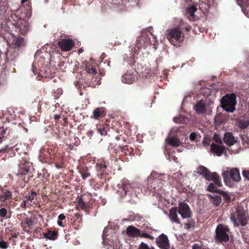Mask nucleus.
<instances>
[{
  "mask_svg": "<svg viewBox=\"0 0 249 249\" xmlns=\"http://www.w3.org/2000/svg\"><path fill=\"white\" fill-rule=\"evenodd\" d=\"M89 176H90V174L89 173H86V174H82V177L83 179H85L86 178H87Z\"/></svg>",
  "mask_w": 249,
  "mask_h": 249,
  "instance_id": "nucleus-43",
  "label": "nucleus"
},
{
  "mask_svg": "<svg viewBox=\"0 0 249 249\" xmlns=\"http://www.w3.org/2000/svg\"><path fill=\"white\" fill-rule=\"evenodd\" d=\"M57 224L59 226H61V227H63V225L62 224V222H61V220H58L57 222Z\"/></svg>",
  "mask_w": 249,
  "mask_h": 249,
  "instance_id": "nucleus-47",
  "label": "nucleus"
},
{
  "mask_svg": "<svg viewBox=\"0 0 249 249\" xmlns=\"http://www.w3.org/2000/svg\"><path fill=\"white\" fill-rule=\"evenodd\" d=\"M222 175L225 184L229 186L233 185V181L237 182L241 179L239 171L236 168H233L230 171H225Z\"/></svg>",
  "mask_w": 249,
  "mask_h": 249,
  "instance_id": "nucleus-1",
  "label": "nucleus"
},
{
  "mask_svg": "<svg viewBox=\"0 0 249 249\" xmlns=\"http://www.w3.org/2000/svg\"><path fill=\"white\" fill-rule=\"evenodd\" d=\"M8 247V244L4 241H0V248L1 249H6Z\"/></svg>",
  "mask_w": 249,
  "mask_h": 249,
  "instance_id": "nucleus-35",
  "label": "nucleus"
},
{
  "mask_svg": "<svg viewBox=\"0 0 249 249\" xmlns=\"http://www.w3.org/2000/svg\"><path fill=\"white\" fill-rule=\"evenodd\" d=\"M168 143L173 147H178L182 143L181 141L175 136L169 137L168 139Z\"/></svg>",
  "mask_w": 249,
  "mask_h": 249,
  "instance_id": "nucleus-17",
  "label": "nucleus"
},
{
  "mask_svg": "<svg viewBox=\"0 0 249 249\" xmlns=\"http://www.w3.org/2000/svg\"><path fill=\"white\" fill-rule=\"evenodd\" d=\"M93 118L95 119L99 117H103L106 115L104 109L103 108H97L93 111Z\"/></svg>",
  "mask_w": 249,
  "mask_h": 249,
  "instance_id": "nucleus-19",
  "label": "nucleus"
},
{
  "mask_svg": "<svg viewBox=\"0 0 249 249\" xmlns=\"http://www.w3.org/2000/svg\"><path fill=\"white\" fill-rule=\"evenodd\" d=\"M140 237L147 238L152 240L154 239V237L153 236L147 233H141Z\"/></svg>",
  "mask_w": 249,
  "mask_h": 249,
  "instance_id": "nucleus-36",
  "label": "nucleus"
},
{
  "mask_svg": "<svg viewBox=\"0 0 249 249\" xmlns=\"http://www.w3.org/2000/svg\"><path fill=\"white\" fill-rule=\"evenodd\" d=\"M44 236L48 239L54 240L56 238L57 233L55 231H49L44 233Z\"/></svg>",
  "mask_w": 249,
  "mask_h": 249,
  "instance_id": "nucleus-25",
  "label": "nucleus"
},
{
  "mask_svg": "<svg viewBox=\"0 0 249 249\" xmlns=\"http://www.w3.org/2000/svg\"><path fill=\"white\" fill-rule=\"evenodd\" d=\"M236 215L237 221L235 219V216L231 214L230 219L233 222L235 227H237L239 224L242 226H245L247 222V219L244 213L236 211Z\"/></svg>",
  "mask_w": 249,
  "mask_h": 249,
  "instance_id": "nucleus-5",
  "label": "nucleus"
},
{
  "mask_svg": "<svg viewBox=\"0 0 249 249\" xmlns=\"http://www.w3.org/2000/svg\"><path fill=\"white\" fill-rule=\"evenodd\" d=\"M209 197L211 199L212 203L215 206L219 205L221 202V197L217 194L209 195Z\"/></svg>",
  "mask_w": 249,
  "mask_h": 249,
  "instance_id": "nucleus-20",
  "label": "nucleus"
},
{
  "mask_svg": "<svg viewBox=\"0 0 249 249\" xmlns=\"http://www.w3.org/2000/svg\"><path fill=\"white\" fill-rule=\"evenodd\" d=\"M138 249H155L153 247H149L147 244L144 242L141 243Z\"/></svg>",
  "mask_w": 249,
  "mask_h": 249,
  "instance_id": "nucleus-31",
  "label": "nucleus"
},
{
  "mask_svg": "<svg viewBox=\"0 0 249 249\" xmlns=\"http://www.w3.org/2000/svg\"><path fill=\"white\" fill-rule=\"evenodd\" d=\"M197 10V8L195 6L192 5L190 6L187 9V13L190 16L193 17L195 12Z\"/></svg>",
  "mask_w": 249,
  "mask_h": 249,
  "instance_id": "nucleus-30",
  "label": "nucleus"
},
{
  "mask_svg": "<svg viewBox=\"0 0 249 249\" xmlns=\"http://www.w3.org/2000/svg\"><path fill=\"white\" fill-rule=\"evenodd\" d=\"M2 142L1 138H0V143Z\"/></svg>",
  "mask_w": 249,
  "mask_h": 249,
  "instance_id": "nucleus-52",
  "label": "nucleus"
},
{
  "mask_svg": "<svg viewBox=\"0 0 249 249\" xmlns=\"http://www.w3.org/2000/svg\"><path fill=\"white\" fill-rule=\"evenodd\" d=\"M222 192L223 193V196L224 198L225 199H227V200L229 199V197L227 193H224V192Z\"/></svg>",
  "mask_w": 249,
  "mask_h": 249,
  "instance_id": "nucleus-44",
  "label": "nucleus"
},
{
  "mask_svg": "<svg viewBox=\"0 0 249 249\" xmlns=\"http://www.w3.org/2000/svg\"><path fill=\"white\" fill-rule=\"evenodd\" d=\"M36 196V194L35 192H32L30 194L26 195L22 205H23L24 207H26V205H31V202L34 199Z\"/></svg>",
  "mask_w": 249,
  "mask_h": 249,
  "instance_id": "nucleus-18",
  "label": "nucleus"
},
{
  "mask_svg": "<svg viewBox=\"0 0 249 249\" xmlns=\"http://www.w3.org/2000/svg\"><path fill=\"white\" fill-rule=\"evenodd\" d=\"M229 229L227 226L219 225L215 230V240L218 242H227L229 239Z\"/></svg>",
  "mask_w": 249,
  "mask_h": 249,
  "instance_id": "nucleus-3",
  "label": "nucleus"
},
{
  "mask_svg": "<svg viewBox=\"0 0 249 249\" xmlns=\"http://www.w3.org/2000/svg\"><path fill=\"white\" fill-rule=\"evenodd\" d=\"M59 116L58 115H55L54 116V118L55 120H57L59 118Z\"/></svg>",
  "mask_w": 249,
  "mask_h": 249,
  "instance_id": "nucleus-48",
  "label": "nucleus"
},
{
  "mask_svg": "<svg viewBox=\"0 0 249 249\" xmlns=\"http://www.w3.org/2000/svg\"><path fill=\"white\" fill-rule=\"evenodd\" d=\"M6 214L7 210L5 208H2L0 209V215L1 217H4L6 215Z\"/></svg>",
  "mask_w": 249,
  "mask_h": 249,
  "instance_id": "nucleus-37",
  "label": "nucleus"
},
{
  "mask_svg": "<svg viewBox=\"0 0 249 249\" xmlns=\"http://www.w3.org/2000/svg\"><path fill=\"white\" fill-rule=\"evenodd\" d=\"M189 138L191 141H194L196 138V132H192L189 136Z\"/></svg>",
  "mask_w": 249,
  "mask_h": 249,
  "instance_id": "nucleus-38",
  "label": "nucleus"
},
{
  "mask_svg": "<svg viewBox=\"0 0 249 249\" xmlns=\"http://www.w3.org/2000/svg\"><path fill=\"white\" fill-rule=\"evenodd\" d=\"M157 246L161 249H169L170 244L166 235L161 234L156 240Z\"/></svg>",
  "mask_w": 249,
  "mask_h": 249,
  "instance_id": "nucleus-7",
  "label": "nucleus"
},
{
  "mask_svg": "<svg viewBox=\"0 0 249 249\" xmlns=\"http://www.w3.org/2000/svg\"><path fill=\"white\" fill-rule=\"evenodd\" d=\"M192 249H203L201 246L198 244H195L192 247Z\"/></svg>",
  "mask_w": 249,
  "mask_h": 249,
  "instance_id": "nucleus-40",
  "label": "nucleus"
},
{
  "mask_svg": "<svg viewBox=\"0 0 249 249\" xmlns=\"http://www.w3.org/2000/svg\"><path fill=\"white\" fill-rule=\"evenodd\" d=\"M73 45V41L70 39H62L58 42L59 46L64 51L70 50Z\"/></svg>",
  "mask_w": 249,
  "mask_h": 249,
  "instance_id": "nucleus-9",
  "label": "nucleus"
},
{
  "mask_svg": "<svg viewBox=\"0 0 249 249\" xmlns=\"http://www.w3.org/2000/svg\"><path fill=\"white\" fill-rule=\"evenodd\" d=\"M78 207L81 209H85L87 207L86 203L81 198L78 201Z\"/></svg>",
  "mask_w": 249,
  "mask_h": 249,
  "instance_id": "nucleus-34",
  "label": "nucleus"
},
{
  "mask_svg": "<svg viewBox=\"0 0 249 249\" xmlns=\"http://www.w3.org/2000/svg\"><path fill=\"white\" fill-rule=\"evenodd\" d=\"M208 180H213L214 181L215 183L218 187H219L221 185V182L219 178V176L215 172L213 173L212 175L210 174V178Z\"/></svg>",
  "mask_w": 249,
  "mask_h": 249,
  "instance_id": "nucleus-23",
  "label": "nucleus"
},
{
  "mask_svg": "<svg viewBox=\"0 0 249 249\" xmlns=\"http://www.w3.org/2000/svg\"><path fill=\"white\" fill-rule=\"evenodd\" d=\"M25 40L22 37L17 38L14 42V45L18 47H21L24 45Z\"/></svg>",
  "mask_w": 249,
  "mask_h": 249,
  "instance_id": "nucleus-26",
  "label": "nucleus"
},
{
  "mask_svg": "<svg viewBox=\"0 0 249 249\" xmlns=\"http://www.w3.org/2000/svg\"><path fill=\"white\" fill-rule=\"evenodd\" d=\"M178 212L183 219L191 216L190 208L188 205L185 202H181L178 204Z\"/></svg>",
  "mask_w": 249,
  "mask_h": 249,
  "instance_id": "nucleus-8",
  "label": "nucleus"
},
{
  "mask_svg": "<svg viewBox=\"0 0 249 249\" xmlns=\"http://www.w3.org/2000/svg\"><path fill=\"white\" fill-rule=\"evenodd\" d=\"M2 195H0V199L1 201H5L11 198L12 193L11 192L5 190L2 191Z\"/></svg>",
  "mask_w": 249,
  "mask_h": 249,
  "instance_id": "nucleus-22",
  "label": "nucleus"
},
{
  "mask_svg": "<svg viewBox=\"0 0 249 249\" xmlns=\"http://www.w3.org/2000/svg\"><path fill=\"white\" fill-rule=\"evenodd\" d=\"M167 38L173 45V39L178 41L181 37V33L178 28H172L167 31Z\"/></svg>",
  "mask_w": 249,
  "mask_h": 249,
  "instance_id": "nucleus-6",
  "label": "nucleus"
},
{
  "mask_svg": "<svg viewBox=\"0 0 249 249\" xmlns=\"http://www.w3.org/2000/svg\"><path fill=\"white\" fill-rule=\"evenodd\" d=\"M85 70L89 74L94 75L96 73V70L93 67H90L89 64H87L85 66Z\"/></svg>",
  "mask_w": 249,
  "mask_h": 249,
  "instance_id": "nucleus-28",
  "label": "nucleus"
},
{
  "mask_svg": "<svg viewBox=\"0 0 249 249\" xmlns=\"http://www.w3.org/2000/svg\"><path fill=\"white\" fill-rule=\"evenodd\" d=\"M237 125L241 129H245L249 125V120H239L237 122Z\"/></svg>",
  "mask_w": 249,
  "mask_h": 249,
  "instance_id": "nucleus-24",
  "label": "nucleus"
},
{
  "mask_svg": "<svg viewBox=\"0 0 249 249\" xmlns=\"http://www.w3.org/2000/svg\"><path fill=\"white\" fill-rule=\"evenodd\" d=\"M223 141L225 143L229 146L233 145L236 142L234 137L229 132L225 133Z\"/></svg>",
  "mask_w": 249,
  "mask_h": 249,
  "instance_id": "nucleus-12",
  "label": "nucleus"
},
{
  "mask_svg": "<svg viewBox=\"0 0 249 249\" xmlns=\"http://www.w3.org/2000/svg\"><path fill=\"white\" fill-rule=\"evenodd\" d=\"M165 175H160L156 172H152L151 175L148 177V181L151 182L152 179L155 180H162L164 178Z\"/></svg>",
  "mask_w": 249,
  "mask_h": 249,
  "instance_id": "nucleus-21",
  "label": "nucleus"
},
{
  "mask_svg": "<svg viewBox=\"0 0 249 249\" xmlns=\"http://www.w3.org/2000/svg\"><path fill=\"white\" fill-rule=\"evenodd\" d=\"M211 140L207 137H204L202 142V144L204 146H207L211 145Z\"/></svg>",
  "mask_w": 249,
  "mask_h": 249,
  "instance_id": "nucleus-32",
  "label": "nucleus"
},
{
  "mask_svg": "<svg viewBox=\"0 0 249 249\" xmlns=\"http://www.w3.org/2000/svg\"><path fill=\"white\" fill-rule=\"evenodd\" d=\"M221 106L223 109L228 112H233L235 110L236 105V96L234 93L227 94L221 99Z\"/></svg>",
  "mask_w": 249,
  "mask_h": 249,
  "instance_id": "nucleus-2",
  "label": "nucleus"
},
{
  "mask_svg": "<svg viewBox=\"0 0 249 249\" xmlns=\"http://www.w3.org/2000/svg\"><path fill=\"white\" fill-rule=\"evenodd\" d=\"M194 109L199 114H204L206 112L205 102L201 100L194 106Z\"/></svg>",
  "mask_w": 249,
  "mask_h": 249,
  "instance_id": "nucleus-10",
  "label": "nucleus"
},
{
  "mask_svg": "<svg viewBox=\"0 0 249 249\" xmlns=\"http://www.w3.org/2000/svg\"><path fill=\"white\" fill-rule=\"evenodd\" d=\"M136 186L135 183H131L128 179L124 178L117 185L118 189L116 192L121 196H123L126 195V193L129 191L130 188H135Z\"/></svg>",
  "mask_w": 249,
  "mask_h": 249,
  "instance_id": "nucleus-4",
  "label": "nucleus"
},
{
  "mask_svg": "<svg viewBox=\"0 0 249 249\" xmlns=\"http://www.w3.org/2000/svg\"><path fill=\"white\" fill-rule=\"evenodd\" d=\"M243 177L246 179L249 180V170H244L243 171Z\"/></svg>",
  "mask_w": 249,
  "mask_h": 249,
  "instance_id": "nucleus-39",
  "label": "nucleus"
},
{
  "mask_svg": "<svg viewBox=\"0 0 249 249\" xmlns=\"http://www.w3.org/2000/svg\"><path fill=\"white\" fill-rule=\"evenodd\" d=\"M126 233L129 236L135 237L140 236L141 231L132 226H129L126 229Z\"/></svg>",
  "mask_w": 249,
  "mask_h": 249,
  "instance_id": "nucleus-13",
  "label": "nucleus"
},
{
  "mask_svg": "<svg viewBox=\"0 0 249 249\" xmlns=\"http://www.w3.org/2000/svg\"><path fill=\"white\" fill-rule=\"evenodd\" d=\"M170 220L172 222L177 224H179L180 222L178 219L177 214V208L176 207L171 209L169 214Z\"/></svg>",
  "mask_w": 249,
  "mask_h": 249,
  "instance_id": "nucleus-15",
  "label": "nucleus"
},
{
  "mask_svg": "<svg viewBox=\"0 0 249 249\" xmlns=\"http://www.w3.org/2000/svg\"><path fill=\"white\" fill-rule=\"evenodd\" d=\"M211 151L216 156H220L224 153L225 148L223 146L212 143L211 144Z\"/></svg>",
  "mask_w": 249,
  "mask_h": 249,
  "instance_id": "nucleus-11",
  "label": "nucleus"
},
{
  "mask_svg": "<svg viewBox=\"0 0 249 249\" xmlns=\"http://www.w3.org/2000/svg\"><path fill=\"white\" fill-rule=\"evenodd\" d=\"M213 140L219 143H221L222 142V140L218 134L215 133L213 136Z\"/></svg>",
  "mask_w": 249,
  "mask_h": 249,
  "instance_id": "nucleus-33",
  "label": "nucleus"
},
{
  "mask_svg": "<svg viewBox=\"0 0 249 249\" xmlns=\"http://www.w3.org/2000/svg\"><path fill=\"white\" fill-rule=\"evenodd\" d=\"M65 218H66L65 215L63 213L59 214V215L58 216V219L59 220H61V221L65 219Z\"/></svg>",
  "mask_w": 249,
  "mask_h": 249,
  "instance_id": "nucleus-42",
  "label": "nucleus"
},
{
  "mask_svg": "<svg viewBox=\"0 0 249 249\" xmlns=\"http://www.w3.org/2000/svg\"><path fill=\"white\" fill-rule=\"evenodd\" d=\"M192 226V225L191 223L185 224V228L186 229H190L191 227Z\"/></svg>",
  "mask_w": 249,
  "mask_h": 249,
  "instance_id": "nucleus-45",
  "label": "nucleus"
},
{
  "mask_svg": "<svg viewBox=\"0 0 249 249\" xmlns=\"http://www.w3.org/2000/svg\"><path fill=\"white\" fill-rule=\"evenodd\" d=\"M83 52V50L82 49H80L79 50H78V53H81Z\"/></svg>",
  "mask_w": 249,
  "mask_h": 249,
  "instance_id": "nucleus-49",
  "label": "nucleus"
},
{
  "mask_svg": "<svg viewBox=\"0 0 249 249\" xmlns=\"http://www.w3.org/2000/svg\"><path fill=\"white\" fill-rule=\"evenodd\" d=\"M98 131L100 132V133L102 135H105L107 133L106 131L104 128L99 129Z\"/></svg>",
  "mask_w": 249,
  "mask_h": 249,
  "instance_id": "nucleus-41",
  "label": "nucleus"
},
{
  "mask_svg": "<svg viewBox=\"0 0 249 249\" xmlns=\"http://www.w3.org/2000/svg\"><path fill=\"white\" fill-rule=\"evenodd\" d=\"M173 120H174V121L176 123H179V124L185 123V118L180 115L174 117Z\"/></svg>",
  "mask_w": 249,
  "mask_h": 249,
  "instance_id": "nucleus-29",
  "label": "nucleus"
},
{
  "mask_svg": "<svg viewBox=\"0 0 249 249\" xmlns=\"http://www.w3.org/2000/svg\"><path fill=\"white\" fill-rule=\"evenodd\" d=\"M13 237H14V238H17V235H13Z\"/></svg>",
  "mask_w": 249,
  "mask_h": 249,
  "instance_id": "nucleus-51",
  "label": "nucleus"
},
{
  "mask_svg": "<svg viewBox=\"0 0 249 249\" xmlns=\"http://www.w3.org/2000/svg\"><path fill=\"white\" fill-rule=\"evenodd\" d=\"M216 184H214L213 183H210L207 187V190L212 192H219Z\"/></svg>",
  "mask_w": 249,
  "mask_h": 249,
  "instance_id": "nucleus-27",
  "label": "nucleus"
},
{
  "mask_svg": "<svg viewBox=\"0 0 249 249\" xmlns=\"http://www.w3.org/2000/svg\"><path fill=\"white\" fill-rule=\"evenodd\" d=\"M129 2L130 3H133L137 4L138 3V0H128Z\"/></svg>",
  "mask_w": 249,
  "mask_h": 249,
  "instance_id": "nucleus-46",
  "label": "nucleus"
},
{
  "mask_svg": "<svg viewBox=\"0 0 249 249\" xmlns=\"http://www.w3.org/2000/svg\"><path fill=\"white\" fill-rule=\"evenodd\" d=\"M28 0H22V2H25L26 1H27Z\"/></svg>",
  "mask_w": 249,
  "mask_h": 249,
  "instance_id": "nucleus-50",
  "label": "nucleus"
},
{
  "mask_svg": "<svg viewBox=\"0 0 249 249\" xmlns=\"http://www.w3.org/2000/svg\"><path fill=\"white\" fill-rule=\"evenodd\" d=\"M122 81L124 83L132 84L135 81V75L128 72L122 76Z\"/></svg>",
  "mask_w": 249,
  "mask_h": 249,
  "instance_id": "nucleus-14",
  "label": "nucleus"
},
{
  "mask_svg": "<svg viewBox=\"0 0 249 249\" xmlns=\"http://www.w3.org/2000/svg\"><path fill=\"white\" fill-rule=\"evenodd\" d=\"M197 173L203 176L206 179L210 178V173L209 170L203 166H200L197 169Z\"/></svg>",
  "mask_w": 249,
  "mask_h": 249,
  "instance_id": "nucleus-16",
  "label": "nucleus"
}]
</instances>
